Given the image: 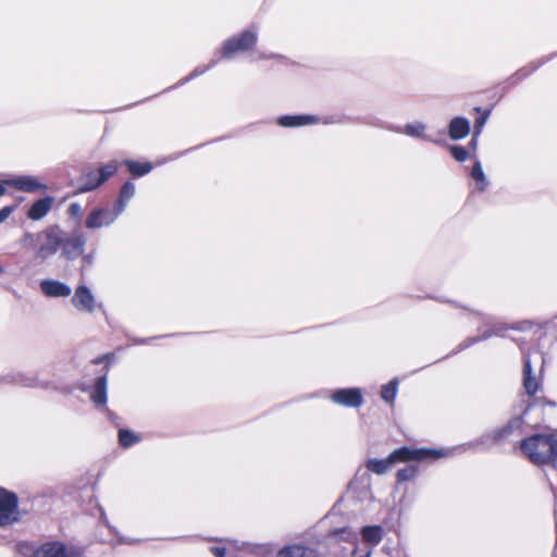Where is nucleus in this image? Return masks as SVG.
Returning <instances> with one entry per match:
<instances>
[{
    "label": "nucleus",
    "mask_w": 557,
    "mask_h": 557,
    "mask_svg": "<svg viewBox=\"0 0 557 557\" xmlns=\"http://www.w3.org/2000/svg\"><path fill=\"white\" fill-rule=\"evenodd\" d=\"M7 187L11 186L17 190L25 193H36L46 189L47 186L42 184L37 177L29 175H18L5 180Z\"/></svg>",
    "instance_id": "9"
},
{
    "label": "nucleus",
    "mask_w": 557,
    "mask_h": 557,
    "mask_svg": "<svg viewBox=\"0 0 557 557\" xmlns=\"http://www.w3.org/2000/svg\"><path fill=\"white\" fill-rule=\"evenodd\" d=\"M471 176L475 181L478 189L483 191L486 188L488 182L479 161L473 164Z\"/></svg>",
    "instance_id": "24"
},
{
    "label": "nucleus",
    "mask_w": 557,
    "mask_h": 557,
    "mask_svg": "<svg viewBox=\"0 0 557 557\" xmlns=\"http://www.w3.org/2000/svg\"><path fill=\"white\" fill-rule=\"evenodd\" d=\"M341 534L342 535V539L344 541H347V542H350V543H354L356 544L357 541H358V535L356 532H354L352 530L350 529H343L341 531H336L334 532V535H338Z\"/></svg>",
    "instance_id": "29"
},
{
    "label": "nucleus",
    "mask_w": 557,
    "mask_h": 557,
    "mask_svg": "<svg viewBox=\"0 0 557 557\" xmlns=\"http://www.w3.org/2000/svg\"><path fill=\"white\" fill-rule=\"evenodd\" d=\"M83 260L86 262V263H91L92 262V257L87 255V256H84L83 257Z\"/></svg>",
    "instance_id": "39"
},
{
    "label": "nucleus",
    "mask_w": 557,
    "mask_h": 557,
    "mask_svg": "<svg viewBox=\"0 0 557 557\" xmlns=\"http://www.w3.org/2000/svg\"><path fill=\"white\" fill-rule=\"evenodd\" d=\"M257 41V33L252 30H246L237 37L228 39L222 49V54L225 58H231L237 52H244L251 48Z\"/></svg>",
    "instance_id": "5"
},
{
    "label": "nucleus",
    "mask_w": 557,
    "mask_h": 557,
    "mask_svg": "<svg viewBox=\"0 0 557 557\" xmlns=\"http://www.w3.org/2000/svg\"><path fill=\"white\" fill-rule=\"evenodd\" d=\"M426 125L422 122H412L408 123L404 126V128L398 129L399 133L406 134L407 136L420 138L423 140L432 141V139L426 135ZM433 143H436L433 140Z\"/></svg>",
    "instance_id": "16"
},
{
    "label": "nucleus",
    "mask_w": 557,
    "mask_h": 557,
    "mask_svg": "<svg viewBox=\"0 0 557 557\" xmlns=\"http://www.w3.org/2000/svg\"><path fill=\"white\" fill-rule=\"evenodd\" d=\"M417 473V468L413 466L406 467L397 471V480L399 482L412 479Z\"/></svg>",
    "instance_id": "28"
},
{
    "label": "nucleus",
    "mask_w": 557,
    "mask_h": 557,
    "mask_svg": "<svg viewBox=\"0 0 557 557\" xmlns=\"http://www.w3.org/2000/svg\"><path fill=\"white\" fill-rule=\"evenodd\" d=\"M478 136H479V135H475V134H474V135H473V138L471 139V143H470V144H471V146H472L473 148H475V147H476V137H478Z\"/></svg>",
    "instance_id": "40"
},
{
    "label": "nucleus",
    "mask_w": 557,
    "mask_h": 557,
    "mask_svg": "<svg viewBox=\"0 0 557 557\" xmlns=\"http://www.w3.org/2000/svg\"><path fill=\"white\" fill-rule=\"evenodd\" d=\"M15 210V206H7L0 210V223L5 221L12 212Z\"/></svg>",
    "instance_id": "33"
},
{
    "label": "nucleus",
    "mask_w": 557,
    "mask_h": 557,
    "mask_svg": "<svg viewBox=\"0 0 557 557\" xmlns=\"http://www.w3.org/2000/svg\"><path fill=\"white\" fill-rule=\"evenodd\" d=\"M18 520L17 498L13 493L0 487V527Z\"/></svg>",
    "instance_id": "4"
},
{
    "label": "nucleus",
    "mask_w": 557,
    "mask_h": 557,
    "mask_svg": "<svg viewBox=\"0 0 557 557\" xmlns=\"http://www.w3.org/2000/svg\"><path fill=\"white\" fill-rule=\"evenodd\" d=\"M15 210V206H7L0 210V223L5 221L12 212Z\"/></svg>",
    "instance_id": "35"
},
{
    "label": "nucleus",
    "mask_w": 557,
    "mask_h": 557,
    "mask_svg": "<svg viewBox=\"0 0 557 557\" xmlns=\"http://www.w3.org/2000/svg\"><path fill=\"white\" fill-rule=\"evenodd\" d=\"M398 389V381L396 379L392 380L388 384L384 385L381 391V397L386 403H392L397 394Z\"/></svg>",
    "instance_id": "25"
},
{
    "label": "nucleus",
    "mask_w": 557,
    "mask_h": 557,
    "mask_svg": "<svg viewBox=\"0 0 557 557\" xmlns=\"http://www.w3.org/2000/svg\"><path fill=\"white\" fill-rule=\"evenodd\" d=\"M38 243V233L25 232L21 238V245L28 249H34Z\"/></svg>",
    "instance_id": "27"
},
{
    "label": "nucleus",
    "mask_w": 557,
    "mask_h": 557,
    "mask_svg": "<svg viewBox=\"0 0 557 557\" xmlns=\"http://www.w3.org/2000/svg\"><path fill=\"white\" fill-rule=\"evenodd\" d=\"M331 399L345 407H359L362 404V393L359 388H342L333 392Z\"/></svg>",
    "instance_id": "10"
},
{
    "label": "nucleus",
    "mask_w": 557,
    "mask_h": 557,
    "mask_svg": "<svg viewBox=\"0 0 557 557\" xmlns=\"http://www.w3.org/2000/svg\"><path fill=\"white\" fill-rule=\"evenodd\" d=\"M15 210V206H7L0 210V223L5 221L12 212Z\"/></svg>",
    "instance_id": "34"
},
{
    "label": "nucleus",
    "mask_w": 557,
    "mask_h": 557,
    "mask_svg": "<svg viewBox=\"0 0 557 557\" xmlns=\"http://www.w3.org/2000/svg\"><path fill=\"white\" fill-rule=\"evenodd\" d=\"M490 116V111H485L480 117L475 120V135H480L483 126Z\"/></svg>",
    "instance_id": "31"
},
{
    "label": "nucleus",
    "mask_w": 557,
    "mask_h": 557,
    "mask_svg": "<svg viewBox=\"0 0 557 557\" xmlns=\"http://www.w3.org/2000/svg\"><path fill=\"white\" fill-rule=\"evenodd\" d=\"M90 399L96 406H103L107 403V376L98 377L90 394Z\"/></svg>",
    "instance_id": "18"
},
{
    "label": "nucleus",
    "mask_w": 557,
    "mask_h": 557,
    "mask_svg": "<svg viewBox=\"0 0 557 557\" xmlns=\"http://www.w3.org/2000/svg\"><path fill=\"white\" fill-rule=\"evenodd\" d=\"M523 386L529 395H534L539 389V381L532 375V367L529 357H524Z\"/></svg>",
    "instance_id": "17"
},
{
    "label": "nucleus",
    "mask_w": 557,
    "mask_h": 557,
    "mask_svg": "<svg viewBox=\"0 0 557 557\" xmlns=\"http://www.w3.org/2000/svg\"><path fill=\"white\" fill-rule=\"evenodd\" d=\"M42 293L48 297H67L72 289L65 283L55 280H44L40 283Z\"/></svg>",
    "instance_id": "12"
},
{
    "label": "nucleus",
    "mask_w": 557,
    "mask_h": 557,
    "mask_svg": "<svg viewBox=\"0 0 557 557\" xmlns=\"http://www.w3.org/2000/svg\"><path fill=\"white\" fill-rule=\"evenodd\" d=\"M140 441V437L128 430H120L119 442L120 445L127 448Z\"/></svg>",
    "instance_id": "26"
},
{
    "label": "nucleus",
    "mask_w": 557,
    "mask_h": 557,
    "mask_svg": "<svg viewBox=\"0 0 557 557\" xmlns=\"http://www.w3.org/2000/svg\"><path fill=\"white\" fill-rule=\"evenodd\" d=\"M277 557H318V555L311 548L293 545L281 549Z\"/></svg>",
    "instance_id": "21"
},
{
    "label": "nucleus",
    "mask_w": 557,
    "mask_h": 557,
    "mask_svg": "<svg viewBox=\"0 0 557 557\" xmlns=\"http://www.w3.org/2000/svg\"><path fill=\"white\" fill-rule=\"evenodd\" d=\"M493 334H498L497 332H493ZM492 335V333H485L480 338H487Z\"/></svg>",
    "instance_id": "41"
},
{
    "label": "nucleus",
    "mask_w": 557,
    "mask_h": 557,
    "mask_svg": "<svg viewBox=\"0 0 557 557\" xmlns=\"http://www.w3.org/2000/svg\"><path fill=\"white\" fill-rule=\"evenodd\" d=\"M120 214L121 213H117L114 206L112 209L96 208L87 215L85 226L88 230H97L110 226L114 223Z\"/></svg>",
    "instance_id": "6"
},
{
    "label": "nucleus",
    "mask_w": 557,
    "mask_h": 557,
    "mask_svg": "<svg viewBox=\"0 0 557 557\" xmlns=\"http://www.w3.org/2000/svg\"><path fill=\"white\" fill-rule=\"evenodd\" d=\"M117 170L116 162H110L98 170L99 176L96 181L87 183L78 188V193H87L96 189L102 183H104L109 177H111Z\"/></svg>",
    "instance_id": "14"
},
{
    "label": "nucleus",
    "mask_w": 557,
    "mask_h": 557,
    "mask_svg": "<svg viewBox=\"0 0 557 557\" xmlns=\"http://www.w3.org/2000/svg\"><path fill=\"white\" fill-rule=\"evenodd\" d=\"M54 198L46 196L36 200L29 208L27 216L33 221H38L45 218L52 209Z\"/></svg>",
    "instance_id": "13"
},
{
    "label": "nucleus",
    "mask_w": 557,
    "mask_h": 557,
    "mask_svg": "<svg viewBox=\"0 0 557 557\" xmlns=\"http://www.w3.org/2000/svg\"><path fill=\"white\" fill-rule=\"evenodd\" d=\"M33 557H81V553L59 542L46 543L36 549Z\"/></svg>",
    "instance_id": "7"
},
{
    "label": "nucleus",
    "mask_w": 557,
    "mask_h": 557,
    "mask_svg": "<svg viewBox=\"0 0 557 557\" xmlns=\"http://www.w3.org/2000/svg\"><path fill=\"white\" fill-rule=\"evenodd\" d=\"M86 244V238L82 234H75L72 236L63 237V243L60 248H62L63 255L67 259H74L78 255L84 252Z\"/></svg>",
    "instance_id": "11"
},
{
    "label": "nucleus",
    "mask_w": 557,
    "mask_h": 557,
    "mask_svg": "<svg viewBox=\"0 0 557 557\" xmlns=\"http://www.w3.org/2000/svg\"><path fill=\"white\" fill-rule=\"evenodd\" d=\"M470 132L469 121L465 117H455L448 127L449 137L454 140L465 138Z\"/></svg>",
    "instance_id": "15"
},
{
    "label": "nucleus",
    "mask_w": 557,
    "mask_h": 557,
    "mask_svg": "<svg viewBox=\"0 0 557 557\" xmlns=\"http://www.w3.org/2000/svg\"><path fill=\"white\" fill-rule=\"evenodd\" d=\"M73 306L83 312L91 313L96 309V299L89 287L79 285L76 287L74 296L72 297Z\"/></svg>",
    "instance_id": "8"
},
{
    "label": "nucleus",
    "mask_w": 557,
    "mask_h": 557,
    "mask_svg": "<svg viewBox=\"0 0 557 557\" xmlns=\"http://www.w3.org/2000/svg\"><path fill=\"white\" fill-rule=\"evenodd\" d=\"M448 451L444 450H435V449H412L409 447H401L395 449L387 458L385 459H369L367 461L368 470L376 473L384 474L386 471L391 469V467L395 462H403L409 460H422L429 457L432 458H441L447 456Z\"/></svg>",
    "instance_id": "2"
},
{
    "label": "nucleus",
    "mask_w": 557,
    "mask_h": 557,
    "mask_svg": "<svg viewBox=\"0 0 557 557\" xmlns=\"http://www.w3.org/2000/svg\"><path fill=\"white\" fill-rule=\"evenodd\" d=\"M450 152L457 161H465L468 158V151L460 146H451Z\"/></svg>",
    "instance_id": "30"
},
{
    "label": "nucleus",
    "mask_w": 557,
    "mask_h": 557,
    "mask_svg": "<svg viewBox=\"0 0 557 557\" xmlns=\"http://www.w3.org/2000/svg\"><path fill=\"white\" fill-rule=\"evenodd\" d=\"M3 273V268L0 265V274Z\"/></svg>",
    "instance_id": "42"
},
{
    "label": "nucleus",
    "mask_w": 557,
    "mask_h": 557,
    "mask_svg": "<svg viewBox=\"0 0 557 557\" xmlns=\"http://www.w3.org/2000/svg\"><path fill=\"white\" fill-rule=\"evenodd\" d=\"M520 448L534 465H553L557 460V432L539 433L524 438Z\"/></svg>",
    "instance_id": "1"
},
{
    "label": "nucleus",
    "mask_w": 557,
    "mask_h": 557,
    "mask_svg": "<svg viewBox=\"0 0 557 557\" xmlns=\"http://www.w3.org/2000/svg\"><path fill=\"white\" fill-rule=\"evenodd\" d=\"M317 121L313 115H285L280 117L278 124L284 127H296L314 123Z\"/></svg>",
    "instance_id": "20"
},
{
    "label": "nucleus",
    "mask_w": 557,
    "mask_h": 557,
    "mask_svg": "<svg viewBox=\"0 0 557 557\" xmlns=\"http://www.w3.org/2000/svg\"><path fill=\"white\" fill-rule=\"evenodd\" d=\"M124 163L132 175L137 177L143 176L152 170V164L150 162L141 163L133 160H125Z\"/></svg>",
    "instance_id": "23"
},
{
    "label": "nucleus",
    "mask_w": 557,
    "mask_h": 557,
    "mask_svg": "<svg viewBox=\"0 0 557 557\" xmlns=\"http://www.w3.org/2000/svg\"><path fill=\"white\" fill-rule=\"evenodd\" d=\"M135 185L132 182H126L122 186L119 198L114 203L117 213H122L125 210L128 200L135 195Z\"/></svg>",
    "instance_id": "19"
},
{
    "label": "nucleus",
    "mask_w": 557,
    "mask_h": 557,
    "mask_svg": "<svg viewBox=\"0 0 557 557\" xmlns=\"http://www.w3.org/2000/svg\"><path fill=\"white\" fill-rule=\"evenodd\" d=\"M211 553H212L215 557H225L226 549H225V548H222V547H212V548H211Z\"/></svg>",
    "instance_id": "37"
},
{
    "label": "nucleus",
    "mask_w": 557,
    "mask_h": 557,
    "mask_svg": "<svg viewBox=\"0 0 557 557\" xmlns=\"http://www.w3.org/2000/svg\"><path fill=\"white\" fill-rule=\"evenodd\" d=\"M63 243L62 232L58 226H50L38 232V244L36 258L46 260L57 253Z\"/></svg>",
    "instance_id": "3"
},
{
    "label": "nucleus",
    "mask_w": 557,
    "mask_h": 557,
    "mask_svg": "<svg viewBox=\"0 0 557 557\" xmlns=\"http://www.w3.org/2000/svg\"><path fill=\"white\" fill-rule=\"evenodd\" d=\"M99 176V173L98 171H90V172H87L85 173L83 176H82V185H86L87 183H90L92 181H96Z\"/></svg>",
    "instance_id": "32"
},
{
    "label": "nucleus",
    "mask_w": 557,
    "mask_h": 557,
    "mask_svg": "<svg viewBox=\"0 0 557 557\" xmlns=\"http://www.w3.org/2000/svg\"><path fill=\"white\" fill-rule=\"evenodd\" d=\"M7 191V183L5 180L0 182V196L4 195Z\"/></svg>",
    "instance_id": "38"
},
{
    "label": "nucleus",
    "mask_w": 557,
    "mask_h": 557,
    "mask_svg": "<svg viewBox=\"0 0 557 557\" xmlns=\"http://www.w3.org/2000/svg\"><path fill=\"white\" fill-rule=\"evenodd\" d=\"M69 212L73 216H81V213H82L81 205L77 203V202L71 203L70 207H69Z\"/></svg>",
    "instance_id": "36"
},
{
    "label": "nucleus",
    "mask_w": 557,
    "mask_h": 557,
    "mask_svg": "<svg viewBox=\"0 0 557 557\" xmlns=\"http://www.w3.org/2000/svg\"><path fill=\"white\" fill-rule=\"evenodd\" d=\"M383 530L379 525L364 527L361 530L363 542L370 545H377L382 540Z\"/></svg>",
    "instance_id": "22"
}]
</instances>
